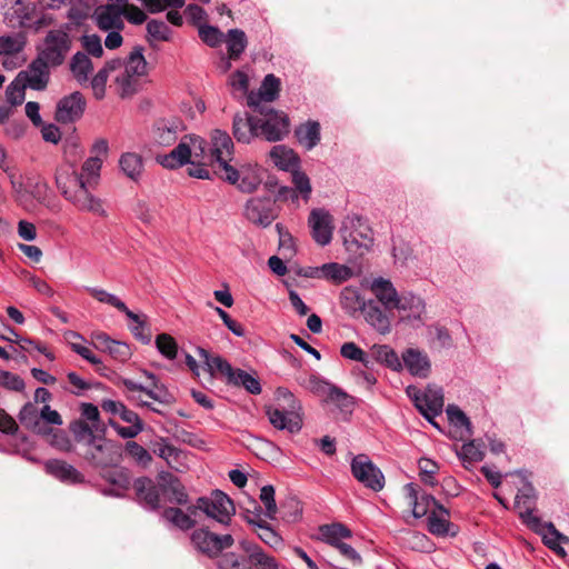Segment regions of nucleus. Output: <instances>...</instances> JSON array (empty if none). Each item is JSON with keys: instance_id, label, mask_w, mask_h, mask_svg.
<instances>
[{"instance_id": "obj_8", "label": "nucleus", "mask_w": 569, "mask_h": 569, "mask_svg": "<svg viewBox=\"0 0 569 569\" xmlns=\"http://www.w3.org/2000/svg\"><path fill=\"white\" fill-rule=\"evenodd\" d=\"M71 43L68 32L61 29L50 30L44 37L43 46L39 49L37 57L52 68L59 67L64 62L71 49Z\"/></svg>"}, {"instance_id": "obj_27", "label": "nucleus", "mask_w": 569, "mask_h": 569, "mask_svg": "<svg viewBox=\"0 0 569 569\" xmlns=\"http://www.w3.org/2000/svg\"><path fill=\"white\" fill-rule=\"evenodd\" d=\"M232 134L240 143H250L252 139L259 138L258 117L248 113H237L232 120Z\"/></svg>"}, {"instance_id": "obj_59", "label": "nucleus", "mask_w": 569, "mask_h": 569, "mask_svg": "<svg viewBox=\"0 0 569 569\" xmlns=\"http://www.w3.org/2000/svg\"><path fill=\"white\" fill-rule=\"evenodd\" d=\"M124 449L131 459L143 467L148 466L152 460L150 452L136 441H128Z\"/></svg>"}, {"instance_id": "obj_6", "label": "nucleus", "mask_w": 569, "mask_h": 569, "mask_svg": "<svg viewBox=\"0 0 569 569\" xmlns=\"http://www.w3.org/2000/svg\"><path fill=\"white\" fill-rule=\"evenodd\" d=\"M277 393L279 397H282L286 402H288L290 409L268 408L267 415L270 423L279 430H287L290 433L299 432L302 428V419L297 411L301 408L299 402L286 388H279Z\"/></svg>"}, {"instance_id": "obj_21", "label": "nucleus", "mask_w": 569, "mask_h": 569, "mask_svg": "<svg viewBox=\"0 0 569 569\" xmlns=\"http://www.w3.org/2000/svg\"><path fill=\"white\" fill-rule=\"evenodd\" d=\"M50 68L47 62L37 57L26 70L20 71L17 76L33 90H44L50 79Z\"/></svg>"}, {"instance_id": "obj_22", "label": "nucleus", "mask_w": 569, "mask_h": 569, "mask_svg": "<svg viewBox=\"0 0 569 569\" xmlns=\"http://www.w3.org/2000/svg\"><path fill=\"white\" fill-rule=\"evenodd\" d=\"M44 471L51 477L68 485L84 482V476L72 465L61 459H48L43 463Z\"/></svg>"}, {"instance_id": "obj_49", "label": "nucleus", "mask_w": 569, "mask_h": 569, "mask_svg": "<svg viewBox=\"0 0 569 569\" xmlns=\"http://www.w3.org/2000/svg\"><path fill=\"white\" fill-rule=\"evenodd\" d=\"M280 90V80L272 73L267 74L261 83L258 96L254 99L260 103V101L272 102L279 96Z\"/></svg>"}, {"instance_id": "obj_48", "label": "nucleus", "mask_w": 569, "mask_h": 569, "mask_svg": "<svg viewBox=\"0 0 569 569\" xmlns=\"http://www.w3.org/2000/svg\"><path fill=\"white\" fill-rule=\"evenodd\" d=\"M27 44L22 32L0 37V56H14L20 53Z\"/></svg>"}, {"instance_id": "obj_17", "label": "nucleus", "mask_w": 569, "mask_h": 569, "mask_svg": "<svg viewBox=\"0 0 569 569\" xmlns=\"http://www.w3.org/2000/svg\"><path fill=\"white\" fill-rule=\"evenodd\" d=\"M186 129L183 122L177 118L159 119L152 127V141L160 147H170L177 140L179 133Z\"/></svg>"}, {"instance_id": "obj_44", "label": "nucleus", "mask_w": 569, "mask_h": 569, "mask_svg": "<svg viewBox=\"0 0 569 569\" xmlns=\"http://www.w3.org/2000/svg\"><path fill=\"white\" fill-rule=\"evenodd\" d=\"M70 70L79 83L88 81L93 64L87 53L77 52L70 61Z\"/></svg>"}, {"instance_id": "obj_23", "label": "nucleus", "mask_w": 569, "mask_h": 569, "mask_svg": "<svg viewBox=\"0 0 569 569\" xmlns=\"http://www.w3.org/2000/svg\"><path fill=\"white\" fill-rule=\"evenodd\" d=\"M92 19L101 31L124 29L123 10L118 9V6L113 7L106 3L97 7Z\"/></svg>"}, {"instance_id": "obj_9", "label": "nucleus", "mask_w": 569, "mask_h": 569, "mask_svg": "<svg viewBox=\"0 0 569 569\" xmlns=\"http://www.w3.org/2000/svg\"><path fill=\"white\" fill-rule=\"evenodd\" d=\"M197 551L208 558H217L224 549L233 546L234 539L230 533L217 535L207 528L196 529L190 537Z\"/></svg>"}, {"instance_id": "obj_5", "label": "nucleus", "mask_w": 569, "mask_h": 569, "mask_svg": "<svg viewBox=\"0 0 569 569\" xmlns=\"http://www.w3.org/2000/svg\"><path fill=\"white\" fill-rule=\"evenodd\" d=\"M188 510L190 513L200 510L207 517L223 526L230 525L232 516L236 513V507L231 498L219 489L213 490L208 497L198 498L196 506L189 507Z\"/></svg>"}, {"instance_id": "obj_2", "label": "nucleus", "mask_w": 569, "mask_h": 569, "mask_svg": "<svg viewBox=\"0 0 569 569\" xmlns=\"http://www.w3.org/2000/svg\"><path fill=\"white\" fill-rule=\"evenodd\" d=\"M248 106L254 108L260 117H258L259 137L269 142H276L283 139L289 133V118L282 112L271 107L260 104L253 97L248 96Z\"/></svg>"}, {"instance_id": "obj_50", "label": "nucleus", "mask_w": 569, "mask_h": 569, "mask_svg": "<svg viewBox=\"0 0 569 569\" xmlns=\"http://www.w3.org/2000/svg\"><path fill=\"white\" fill-rule=\"evenodd\" d=\"M229 385L234 387H243L251 395H259L261 392V385L259 379L242 369H236V372L230 379Z\"/></svg>"}, {"instance_id": "obj_13", "label": "nucleus", "mask_w": 569, "mask_h": 569, "mask_svg": "<svg viewBox=\"0 0 569 569\" xmlns=\"http://www.w3.org/2000/svg\"><path fill=\"white\" fill-rule=\"evenodd\" d=\"M352 476L365 487L380 491L385 486V476L367 455H358L351 461Z\"/></svg>"}, {"instance_id": "obj_41", "label": "nucleus", "mask_w": 569, "mask_h": 569, "mask_svg": "<svg viewBox=\"0 0 569 569\" xmlns=\"http://www.w3.org/2000/svg\"><path fill=\"white\" fill-rule=\"evenodd\" d=\"M319 530L321 539L333 548L352 536L351 530L342 523L323 525Z\"/></svg>"}, {"instance_id": "obj_58", "label": "nucleus", "mask_w": 569, "mask_h": 569, "mask_svg": "<svg viewBox=\"0 0 569 569\" xmlns=\"http://www.w3.org/2000/svg\"><path fill=\"white\" fill-rule=\"evenodd\" d=\"M26 83L17 76L14 80L6 89L7 101L11 106H19L26 97Z\"/></svg>"}, {"instance_id": "obj_42", "label": "nucleus", "mask_w": 569, "mask_h": 569, "mask_svg": "<svg viewBox=\"0 0 569 569\" xmlns=\"http://www.w3.org/2000/svg\"><path fill=\"white\" fill-rule=\"evenodd\" d=\"M243 548L249 553L250 565L257 569H279L277 560L267 555L258 545H243Z\"/></svg>"}, {"instance_id": "obj_32", "label": "nucleus", "mask_w": 569, "mask_h": 569, "mask_svg": "<svg viewBox=\"0 0 569 569\" xmlns=\"http://www.w3.org/2000/svg\"><path fill=\"white\" fill-rule=\"evenodd\" d=\"M402 360L412 376L427 378L430 372V361L428 356L418 349H407L402 353Z\"/></svg>"}, {"instance_id": "obj_31", "label": "nucleus", "mask_w": 569, "mask_h": 569, "mask_svg": "<svg viewBox=\"0 0 569 569\" xmlns=\"http://www.w3.org/2000/svg\"><path fill=\"white\" fill-rule=\"evenodd\" d=\"M18 418L24 428L37 435L47 436L51 432V427H48L46 423L40 421V411L32 402L23 405Z\"/></svg>"}, {"instance_id": "obj_34", "label": "nucleus", "mask_w": 569, "mask_h": 569, "mask_svg": "<svg viewBox=\"0 0 569 569\" xmlns=\"http://www.w3.org/2000/svg\"><path fill=\"white\" fill-rule=\"evenodd\" d=\"M371 291L376 296L377 300L381 302L388 310L393 309L399 298V295L392 282L383 278H377L372 281Z\"/></svg>"}, {"instance_id": "obj_61", "label": "nucleus", "mask_w": 569, "mask_h": 569, "mask_svg": "<svg viewBox=\"0 0 569 569\" xmlns=\"http://www.w3.org/2000/svg\"><path fill=\"white\" fill-rule=\"evenodd\" d=\"M418 467L420 470L421 481L429 486H436L437 481L435 479V475L438 472L439 466L431 459L421 458L418 461Z\"/></svg>"}, {"instance_id": "obj_60", "label": "nucleus", "mask_w": 569, "mask_h": 569, "mask_svg": "<svg viewBox=\"0 0 569 569\" xmlns=\"http://www.w3.org/2000/svg\"><path fill=\"white\" fill-rule=\"evenodd\" d=\"M0 387L8 391L22 392L26 383L19 375L0 369Z\"/></svg>"}, {"instance_id": "obj_47", "label": "nucleus", "mask_w": 569, "mask_h": 569, "mask_svg": "<svg viewBox=\"0 0 569 569\" xmlns=\"http://www.w3.org/2000/svg\"><path fill=\"white\" fill-rule=\"evenodd\" d=\"M341 308L349 315L362 311L367 305L356 288L346 287L340 293Z\"/></svg>"}, {"instance_id": "obj_15", "label": "nucleus", "mask_w": 569, "mask_h": 569, "mask_svg": "<svg viewBox=\"0 0 569 569\" xmlns=\"http://www.w3.org/2000/svg\"><path fill=\"white\" fill-rule=\"evenodd\" d=\"M86 109V99L82 93L74 91L66 96L57 103L54 119L63 124L79 120Z\"/></svg>"}, {"instance_id": "obj_37", "label": "nucleus", "mask_w": 569, "mask_h": 569, "mask_svg": "<svg viewBox=\"0 0 569 569\" xmlns=\"http://www.w3.org/2000/svg\"><path fill=\"white\" fill-rule=\"evenodd\" d=\"M270 159L276 167L284 171H291L299 166V157L292 149L286 146H274L270 150Z\"/></svg>"}, {"instance_id": "obj_11", "label": "nucleus", "mask_w": 569, "mask_h": 569, "mask_svg": "<svg viewBox=\"0 0 569 569\" xmlns=\"http://www.w3.org/2000/svg\"><path fill=\"white\" fill-rule=\"evenodd\" d=\"M407 395L412 399L418 411L431 423L436 426L432 419L442 412L443 395L439 388L428 387L420 391L413 386L407 388Z\"/></svg>"}, {"instance_id": "obj_10", "label": "nucleus", "mask_w": 569, "mask_h": 569, "mask_svg": "<svg viewBox=\"0 0 569 569\" xmlns=\"http://www.w3.org/2000/svg\"><path fill=\"white\" fill-rule=\"evenodd\" d=\"M222 180L237 188L244 193L254 192L262 182V172L257 164L246 163L239 169L231 164H224L223 174L220 176Z\"/></svg>"}, {"instance_id": "obj_25", "label": "nucleus", "mask_w": 569, "mask_h": 569, "mask_svg": "<svg viewBox=\"0 0 569 569\" xmlns=\"http://www.w3.org/2000/svg\"><path fill=\"white\" fill-rule=\"evenodd\" d=\"M133 488L139 502L146 508L157 510L160 507V482L156 485L152 479L140 477L134 480Z\"/></svg>"}, {"instance_id": "obj_55", "label": "nucleus", "mask_w": 569, "mask_h": 569, "mask_svg": "<svg viewBox=\"0 0 569 569\" xmlns=\"http://www.w3.org/2000/svg\"><path fill=\"white\" fill-rule=\"evenodd\" d=\"M256 532L258 537L271 548H278L283 542L281 536L264 520L257 522Z\"/></svg>"}, {"instance_id": "obj_14", "label": "nucleus", "mask_w": 569, "mask_h": 569, "mask_svg": "<svg viewBox=\"0 0 569 569\" xmlns=\"http://www.w3.org/2000/svg\"><path fill=\"white\" fill-rule=\"evenodd\" d=\"M6 20L11 27L32 28L39 31L48 24L47 19L37 17L36 8L32 3L17 0L11 9L6 13Z\"/></svg>"}, {"instance_id": "obj_1", "label": "nucleus", "mask_w": 569, "mask_h": 569, "mask_svg": "<svg viewBox=\"0 0 569 569\" xmlns=\"http://www.w3.org/2000/svg\"><path fill=\"white\" fill-rule=\"evenodd\" d=\"M147 61L143 56V48L136 46L126 59L124 69L114 77L118 94L122 98H130L142 90L143 77L147 76Z\"/></svg>"}, {"instance_id": "obj_3", "label": "nucleus", "mask_w": 569, "mask_h": 569, "mask_svg": "<svg viewBox=\"0 0 569 569\" xmlns=\"http://www.w3.org/2000/svg\"><path fill=\"white\" fill-rule=\"evenodd\" d=\"M206 152V141L196 134L183 136L169 153L158 154L156 161L166 169H178L184 164H194L192 158H201Z\"/></svg>"}, {"instance_id": "obj_36", "label": "nucleus", "mask_w": 569, "mask_h": 569, "mask_svg": "<svg viewBox=\"0 0 569 569\" xmlns=\"http://www.w3.org/2000/svg\"><path fill=\"white\" fill-rule=\"evenodd\" d=\"M366 321L382 335L390 332L391 323L389 317L373 301L367 302L362 310Z\"/></svg>"}, {"instance_id": "obj_52", "label": "nucleus", "mask_w": 569, "mask_h": 569, "mask_svg": "<svg viewBox=\"0 0 569 569\" xmlns=\"http://www.w3.org/2000/svg\"><path fill=\"white\" fill-rule=\"evenodd\" d=\"M93 429H97L96 427H92V425H88L82 419H77L70 422L69 430L72 433L74 440L78 443H83L84 447L87 446V442H91L94 438L98 436L94 435Z\"/></svg>"}, {"instance_id": "obj_62", "label": "nucleus", "mask_w": 569, "mask_h": 569, "mask_svg": "<svg viewBox=\"0 0 569 569\" xmlns=\"http://www.w3.org/2000/svg\"><path fill=\"white\" fill-rule=\"evenodd\" d=\"M260 500L266 507V517L269 519H274L276 513L278 511L276 499H274V488L271 485H266L260 490Z\"/></svg>"}, {"instance_id": "obj_43", "label": "nucleus", "mask_w": 569, "mask_h": 569, "mask_svg": "<svg viewBox=\"0 0 569 569\" xmlns=\"http://www.w3.org/2000/svg\"><path fill=\"white\" fill-rule=\"evenodd\" d=\"M122 172L133 181H138L143 171L142 157L134 152L123 153L119 160Z\"/></svg>"}, {"instance_id": "obj_28", "label": "nucleus", "mask_w": 569, "mask_h": 569, "mask_svg": "<svg viewBox=\"0 0 569 569\" xmlns=\"http://www.w3.org/2000/svg\"><path fill=\"white\" fill-rule=\"evenodd\" d=\"M56 186L66 198L70 196L80 183L84 181L83 174H79L72 163L64 162L56 170Z\"/></svg>"}, {"instance_id": "obj_51", "label": "nucleus", "mask_w": 569, "mask_h": 569, "mask_svg": "<svg viewBox=\"0 0 569 569\" xmlns=\"http://www.w3.org/2000/svg\"><path fill=\"white\" fill-rule=\"evenodd\" d=\"M144 375L148 379L151 380V386L144 387L143 393H146L150 399L154 401L161 403H169L172 397L168 392L167 388L159 382V380L153 373L144 371Z\"/></svg>"}, {"instance_id": "obj_57", "label": "nucleus", "mask_w": 569, "mask_h": 569, "mask_svg": "<svg viewBox=\"0 0 569 569\" xmlns=\"http://www.w3.org/2000/svg\"><path fill=\"white\" fill-rule=\"evenodd\" d=\"M158 351L169 360H173L178 353V345L173 337L168 333H160L156 337Z\"/></svg>"}, {"instance_id": "obj_35", "label": "nucleus", "mask_w": 569, "mask_h": 569, "mask_svg": "<svg viewBox=\"0 0 569 569\" xmlns=\"http://www.w3.org/2000/svg\"><path fill=\"white\" fill-rule=\"evenodd\" d=\"M199 356L203 359L204 365L207 366L211 376L220 373L226 378V381L229 385L230 379L236 372V369H233L224 358L221 356H211L203 348H199Z\"/></svg>"}, {"instance_id": "obj_16", "label": "nucleus", "mask_w": 569, "mask_h": 569, "mask_svg": "<svg viewBox=\"0 0 569 569\" xmlns=\"http://www.w3.org/2000/svg\"><path fill=\"white\" fill-rule=\"evenodd\" d=\"M233 141L226 131L213 130L209 154L210 162H217L221 170L224 171V164H230L229 162L233 158Z\"/></svg>"}, {"instance_id": "obj_56", "label": "nucleus", "mask_w": 569, "mask_h": 569, "mask_svg": "<svg viewBox=\"0 0 569 569\" xmlns=\"http://www.w3.org/2000/svg\"><path fill=\"white\" fill-rule=\"evenodd\" d=\"M148 40L169 41L171 38V29L164 21L152 19L147 23Z\"/></svg>"}, {"instance_id": "obj_12", "label": "nucleus", "mask_w": 569, "mask_h": 569, "mask_svg": "<svg viewBox=\"0 0 569 569\" xmlns=\"http://www.w3.org/2000/svg\"><path fill=\"white\" fill-rule=\"evenodd\" d=\"M243 214L251 223L267 228L277 219L279 212L271 197H253L246 202Z\"/></svg>"}, {"instance_id": "obj_7", "label": "nucleus", "mask_w": 569, "mask_h": 569, "mask_svg": "<svg viewBox=\"0 0 569 569\" xmlns=\"http://www.w3.org/2000/svg\"><path fill=\"white\" fill-rule=\"evenodd\" d=\"M82 458L93 468L104 469L117 466L121 452L112 441L97 437L91 442H87Z\"/></svg>"}, {"instance_id": "obj_26", "label": "nucleus", "mask_w": 569, "mask_h": 569, "mask_svg": "<svg viewBox=\"0 0 569 569\" xmlns=\"http://www.w3.org/2000/svg\"><path fill=\"white\" fill-rule=\"evenodd\" d=\"M160 489L168 502L184 506L189 501L188 493L180 480L170 472L159 475Z\"/></svg>"}, {"instance_id": "obj_38", "label": "nucleus", "mask_w": 569, "mask_h": 569, "mask_svg": "<svg viewBox=\"0 0 569 569\" xmlns=\"http://www.w3.org/2000/svg\"><path fill=\"white\" fill-rule=\"evenodd\" d=\"M291 176L295 189L287 187L281 188L279 194L284 198H297L296 192L298 191L302 196L303 200L308 201L311 193V184L308 176L305 172L298 170V168L291 170Z\"/></svg>"}, {"instance_id": "obj_54", "label": "nucleus", "mask_w": 569, "mask_h": 569, "mask_svg": "<svg viewBox=\"0 0 569 569\" xmlns=\"http://www.w3.org/2000/svg\"><path fill=\"white\" fill-rule=\"evenodd\" d=\"M198 36L208 47L217 48L223 42L226 34L218 27L206 23L198 26Z\"/></svg>"}, {"instance_id": "obj_33", "label": "nucleus", "mask_w": 569, "mask_h": 569, "mask_svg": "<svg viewBox=\"0 0 569 569\" xmlns=\"http://www.w3.org/2000/svg\"><path fill=\"white\" fill-rule=\"evenodd\" d=\"M425 308L426 306L423 300L411 292L399 296L393 307V309L406 312V318L409 320L421 319Z\"/></svg>"}, {"instance_id": "obj_40", "label": "nucleus", "mask_w": 569, "mask_h": 569, "mask_svg": "<svg viewBox=\"0 0 569 569\" xmlns=\"http://www.w3.org/2000/svg\"><path fill=\"white\" fill-rule=\"evenodd\" d=\"M223 41L227 44L229 59H233L234 61L240 59L248 46L246 32L237 28L228 30Z\"/></svg>"}, {"instance_id": "obj_63", "label": "nucleus", "mask_w": 569, "mask_h": 569, "mask_svg": "<svg viewBox=\"0 0 569 569\" xmlns=\"http://www.w3.org/2000/svg\"><path fill=\"white\" fill-rule=\"evenodd\" d=\"M218 568L219 569H251V567L248 565V560L234 552H227V553L222 555L218 561Z\"/></svg>"}, {"instance_id": "obj_30", "label": "nucleus", "mask_w": 569, "mask_h": 569, "mask_svg": "<svg viewBox=\"0 0 569 569\" xmlns=\"http://www.w3.org/2000/svg\"><path fill=\"white\" fill-rule=\"evenodd\" d=\"M102 477L111 486L110 488L103 489L102 492L104 495L122 497L131 486L129 472L124 468L107 470Z\"/></svg>"}, {"instance_id": "obj_45", "label": "nucleus", "mask_w": 569, "mask_h": 569, "mask_svg": "<svg viewBox=\"0 0 569 569\" xmlns=\"http://www.w3.org/2000/svg\"><path fill=\"white\" fill-rule=\"evenodd\" d=\"M88 292L98 301L102 303L110 305L118 309L120 312H123L129 319L136 318V313L131 311L123 301H121L117 296L109 293L108 291L99 288H87Z\"/></svg>"}, {"instance_id": "obj_4", "label": "nucleus", "mask_w": 569, "mask_h": 569, "mask_svg": "<svg viewBox=\"0 0 569 569\" xmlns=\"http://www.w3.org/2000/svg\"><path fill=\"white\" fill-rule=\"evenodd\" d=\"M340 233L346 249L350 252L358 253L359 250H369L373 246V231L361 216H347Z\"/></svg>"}, {"instance_id": "obj_18", "label": "nucleus", "mask_w": 569, "mask_h": 569, "mask_svg": "<svg viewBox=\"0 0 569 569\" xmlns=\"http://www.w3.org/2000/svg\"><path fill=\"white\" fill-rule=\"evenodd\" d=\"M89 186H91L89 180H84L80 183V187H77L70 196L66 197V199L80 211H87L100 217H106L107 212L103 209L101 200L96 198L89 191Z\"/></svg>"}, {"instance_id": "obj_39", "label": "nucleus", "mask_w": 569, "mask_h": 569, "mask_svg": "<svg viewBox=\"0 0 569 569\" xmlns=\"http://www.w3.org/2000/svg\"><path fill=\"white\" fill-rule=\"evenodd\" d=\"M298 142L307 150L313 149L320 141V124L309 120L295 130Z\"/></svg>"}, {"instance_id": "obj_64", "label": "nucleus", "mask_w": 569, "mask_h": 569, "mask_svg": "<svg viewBox=\"0 0 569 569\" xmlns=\"http://www.w3.org/2000/svg\"><path fill=\"white\" fill-rule=\"evenodd\" d=\"M327 399L337 405L343 411H351L353 407V398L335 385Z\"/></svg>"}, {"instance_id": "obj_29", "label": "nucleus", "mask_w": 569, "mask_h": 569, "mask_svg": "<svg viewBox=\"0 0 569 569\" xmlns=\"http://www.w3.org/2000/svg\"><path fill=\"white\" fill-rule=\"evenodd\" d=\"M409 505L412 507V515L419 519L426 516L430 509L437 503V499L428 493L419 495L415 483H407L405 486Z\"/></svg>"}, {"instance_id": "obj_20", "label": "nucleus", "mask_w": 569, "mask_h": 569, "mask_svg": "<svg viewBox=\"0 0 569 569\" xmlns=\"http://www.w3.org/2000/svg\"><path fill=\"white\" fill-rule=\"evenodd\" d=\"M313 240L320 246H327L332 239V217L325 209H313L308 219Z\"/></svg>"}, {"instance_id": "obj_19", "label": "nucleus", "mask_w": 569, "mask_h": 569, "mask_svg": "<svg viewBox=\"0 0 569 569\" xmlns=\"http://www.w3.org/2000/svg\"><path fill=\"white\" fill-rule=\"evenodd\" d=\"M89 186H91L89 180H84L80 183V187H77L70 196L66 197V199L80 211H87L100 217H106L107 212L103 209L101 200L96 198L89 191Z\"/></svg>"}, {"instance_id": "obj_24", "label": "nucleus", "mask_w": 569, "mask_h": 569, "mask_svg": "<svg viewBox=\"0 0 569 569\" xmlns=\"http://www.w3.org/2000/svg\"><path fill=\"white\" fill-rule=\"evenodd\" d=\"M535 498V489L528 483L520 492L516 496L515 508L519 510V517L522 522L529 526L531 529L538 531V527L541 526L540 518L532 515V499Z\"/></svg>"}, {"instance_id": "obj_46", "label": "nucleus", "mask_w": 569, "mask_h": 569, "mask_svg": "<svg viewBox=\"0 0 569 569\" xmlns=\"http://www.w3.org/2000/svg\"><path fill=\"white\" fill-rule=\"evenodd\" d=\"M162 517L169 523L183 531L192 529L196 526V520H193L190 515L186 513L180 508L168 507L163 510Z\"/></svg>"}, {"instance_id": "obj_53", "label": "nucleus", "mask_w": 569, "mask_h": 569, "mask_svg": "<svg viewBox=\"0 0 569 569\" xmlns=\"http://www.w3.org/2000/svg\"><path fill=\"white\" fill-rule=\"evenodd\" d=\"M320 271L323 278L336 282L347 281L353 276L351 268L336 262L325 263Z\"/></svg>"}]
</instances>
